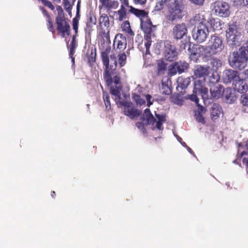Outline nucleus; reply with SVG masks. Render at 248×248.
Returning a JSON list of instances; mask_svg holds the SVG:
<instances>
[{
  "mask_svg": "<svg viewBox=\"0 0 248 248\" xmlns=\"http://www.w3.org/2000/svg\"><path fill=\"white\" fill-rule=\"evenodd\" d=\"M190 81L191 80L189 77L186 78L179 77L177 79L178 87L182 89H186L189 85Z\"/></svg>",
  "mask_w": 248,
  "mask_h": 248,
  "instance_id": "35",
  "label": "nucleus"
},
{
  "mask_svg": "<svg viewBox=\"0 0 248 248\" xmlns=\"http://www.w3.org/2000/svg\"><path fill=\"white\" fill-rule=\"evenodd\" d=\"M137 38L139 40V42H140V41L142 42L143 41L142 37L141 35H138L137 36Z\"/></svg>",
  "mask_w": 248,
  "mask_h": 248,
  "instance_id": "59",
  "label": "nucleus"
},
{
  "mask_svg": "<svg viewBox=\"0 0 248 248\" xmlns=\"http://www.w3.org/2000/svg\"><path fill=\"white\" fill-rule=\"evenodd\" d=\"M110 51V47L108 46L101 52V58L104 67L103 79L106 85L110 87L111 94L119 97L122 86L117 70V62L115 56L114 55H111L110 59L113 62L109 64L108 55Z\"/></svg>",
  "mask_w": 248,
  "mask_h": 248,
  "instance_id": "1",
  "label": "nucleus"
},
{
  "mask_svg": "<svg viewBox=\"0 0 248 248\" xmlns=\"http://www.w3.org/2000/svg\"><path fill=\"white\" fill-rule=\"evenodd\" d=\"M189 67V64L185 61H179L175 62L173 64L170 65L169 67V72L172 75L176 74L178 72L181 74Z\"/></svg>",
  "mask_w": 248,
  "mask_h": 248,
  "instance_id": "14",
  "label": "nucleus"
},
{
  "mask_svg": "<svg viewBox=\"0 0 248 248\" xmlns=\"http://www.w3.org/2000/svg\"><path fill=\"white\" fill-rule=\"evenodd\" d=\"M144 45L146 48V54H150V47L151 46L152 44V40H151V35H144Z\"/></svg>",
  "mask_w": 248,
  "mask_h": 248,
  "instance_id": "40",
  "label": "nucleus"
},
{
  "mask_svg": "<svg viewBox=\"0 0 248 248\" xmlns=\"http://www.w3.org/2000/svg\"><path fill=\"white\" fill-rule=\"evenodd\" d=\"M79 10H80V1H78L77 5V12L76 16L78 17L79 16Z\"/></svg>",
  "mask_w": 248,
  "mask_h": 248,
  "instance_id": "57",
  "label": "nucleus"
},
{
  "mask_svg": "<svg viewBox=\"0 0 248 248\" xmlns=\"http://www.w3.org/2000/svg\"><path fill=\"white\" fill-rule=\"evenodd\" d=\"M76 35H73L72 38V40L70 43L69 48V56H72V55H74L75 52V49L77 48L78 46V44L76 41Z\"/></svg>",
  "mask_w": 248,
  "mask_h": 248,
  "instance_id": "37",
  "label": "nucleus"
},
{
  "mask_svg": "<svg viewBox=\"0 0 248 248\" xmlns=\"http://www.w3.org/2000/svg\"><path fill=\"white\" fill-rule=\"evenodd\" d=\"M208 23L214 31L220 30L222 29V24L219 20H216L213 17L208 19Z\"/></svg>",
  "mask_w": 248,
  "mask_h": 248,
  "instance_id": "32",
  "label": "nucleus"
},
{
  "mask_svg": "<svg viewBox=\"0 0 248 248\" xmlns=\"http://www.w3.org/2000/svg\"><path fill=\"white\" fill-rule=\"evenodd\" d=\"M222 86L220 84L210 85V91L212 99H218L221 95Z\"/></svg>",
  "mask_w": 248,
  "mask_h": 248,
  "instance_id": "22",
  "label": "nucleus"
},
{
  "mask_svg": "<svg viewBox=\"0 0 248 248\" xmlns=\"http://www.w3.org/2000/svg\"><path fill=\"white\" fill-rule=\"evenodd\" d=\"M209 34L208 28L207 26L202 25L200 28H194L193 30L192 37L197 43L204 42Z\"/></svg>",
  "mask_w": 248,
  "mask_h": 248,
  "instance_id": "11",
  "label": "nucleus"
},
{
  "mask_svg": "<svg viewBox=\"0 0 248 248\" xmlns=\"http://www.w3.org/2000/svg\"><path fill=\"white\" fill-rule=\"evenodd\" d=\"M143 118L146 120V124H152L153 125L156 121V119L151 113L149 108H146L144 110Z\"/></svg>",
  "mask_w": 248,
  "mask_h": 248,
  "instance_id": "29",
  "label": "nucleus"
},
{
  "mask_svg": "<svg viewBox=\"0 0 248 248\" xmlns=\"http://www.w3.org/2000/svg\"><path fill=\"white\" fill-rule=\"evenodd\" d=\"M193 93L205 95L208 93V89L204 86V81L200 79H196L194 81Z\"/></svg>",
  "mask_w": 248,
  "mask_h": 248,
  "instance_id": "18",
  "label": "nucleus"
},
{
  "mask_svg": "<svg viewBox=\"0 0 248 248\" xmlns=\"http://www.w3.org/2000/svg\"><path fill=\"white\" fill-rule=\"evenodd\" d=\"M243 73V75H244V78H248V69L245 70Z\"/></svg>",
  "mask_w": 248,
  "mask_h": 248,
  "instance_id": "58",
  "label": "nucleus"
},
{
  "mask_svg": "<svg viewBox=\"0 0 248 248\" xmlns=\"http://www.w3.org/2000/svg\"><path fill=\"white\" fill-rule=\"evenodd\" d=\"M119 6V2L116 0H99V9H104L107 12L116 9Z\"/></svg>",
  "mask_w": 248,
  "mask_h": 248,
  "instance_id": "15",
  "label": "nucleus"
},
{
  "mask_svg": "<svg viewBox=\"0 0 248 248\" xmlns=\"http://www.w3.org/2000/svg\"><path fill=\"white\" fill-rule=\"evenodd\" d=\"M234 89L241 93H244L247 91L248 86L244 79L239 78L237 79H235L233 83Z\"/></svg>",
  "mask_w": 248,
  "mask_h": 248,
  "instance_id": "19",
  "label": "nucleus"
},
{
  "mask_svg": "<svg viewBox=\"0 0 248 248\" xmlns=\"http://www.w3.org/2000/svg\"><path fill=\"white\" fill-rule=\"evenodd\" d=\"M71 59H72V62H73V63H75V58L73 57V55H72V56H69Z\"/></svg>",
  "mask_w": 248,
  "mask_h": 248,
  "instance_id": "61",
  "label": "nucleus"
},
{
  "mask_svg": "<svg viewBox=\"0 0 248 248\" xmlns=\"http://www.w3.org/2000/svg\"><path fill=\"white\" fill-rule=\"evenodd\" d=\"M113 45L116 50H118L119 52L123 51L127 45L126 37L122 33H117L115 36Z\"/></svg>",
  "mask_w": 248,
  "mask_h": 248,
  "instance_id": "13",
  "label": "nucleus"
},
{
  "mask_svg": "<svg viewBox=\"0 0 248 248\" xmlns=\"http://www.w3.org/2000/svg\"><path fill=\"white\" fill-rule=\"evenodd\" d=\"M209 62L210 65L213 70H217L222 65L221 61L217 58H211Z\"/></svg>",
  "mask_w": 248,
  "mask_h": 248,
  "instance_id": "36",
  "label": "nucleus"
},
{
  "mask_svg": "<svg viewBox=\"0 0 248 248\" xmlns=\"http://www.w3.org/2000/svg\"><path fill=\"white\" fill-rule=\"evenodd\" d=\"M103 98L105 103L106 108L109 110L110 109V102L109 100V95L107 92L103 93Z\"/></svg>",
  "mask_w": 248,
  "mask_h": 248,
  "instance_id": "42",
  "label": "nucleus"
},
{
  "mask_svg": "<svg viewBox=\"0 0 248 248\" xmlns=\"http://www.w3.org/2000/svg\"><path fill=\"white\" fill-rule=\"evenodd\" d=\"M223 95L225 97L226 101L229 103L233 102L236 100L234 94L232 93V89H226L223 93Z\"/></svg>",
  "mask_w": 248,
  "mask_h": 248,
  "instance_id": "34",
  "label": "nucleus"
},
{
  "mask_svg": "<svg viewBox=\"0 0 248 248\" xmlns=\"http://www.w3.org/2000/svg\"><path fill=\"white\" fill-rule=\"evenodd\" d=\"M192 25L195 26L194 28H200L202 26H207L206 20L204 15L201 14H196L190 20Z\"/></svg>",
  "mask_w": 248,
  "mask_h": 248,
  "instance_id": "17",
  "label": "nucleus"
},
{
  "mask_svg": "<svg viewBox=\"0 0 248 248\" xmlns=\"http://www.w3.org/2000/svg\"><path fill=\"white\" fill-rule=\"evenodd\" d=\"M129 8V13L134 15L137 17L140 18V20L141 19H143L144 18L148 17V12L142 9H139L136 8L132 6H129L128 7Z\"/></svg>",
  "mask_w": 248,
  "mask_h": 248,
  "instance_id": "21",
  "label": "nucleus"
},
{
  "mask_svg": "<svg viewBox=\"0 0 248 248\" xmlns=\"http://www.w3.org/2000/svg\"><path fill=\"white\" fill-rule=\"evenodd\" d=\"M196 94L197 93H193V94L190 95L189 98L191 101L195 102L196 104H198V103L199 102V99L198 98Z\"/></svg>",
  "mask_w": 248,
  "mask_h": 248,
  "instance_id": "50",
  "label": "nucleus"
},
{
  "mask_svg": "<svg viewBox=\"0 0 248 248\" xmlns=\"http://www.w3.org/2000/svg\"><path fill=\"white\" fill-rule=\"evenodd\" d=\"M122 105L124 107V114L131 119L137 118L142 114V111L135 108L131 102H124Z\"/></svg>",
  "mask_w": 248,
  "mask_h": 248,
  "instance_id": "10",
  "label": "nucleus"
},
{
  "mask_svg": "<svg viewBox=\"0 0 248 248\" xmlns=\"http://www.w3.org/2000/svg\"><path fill=\"white\" fill-rule=\"evenodd\" d=\"M192 3L198 5H202L203 4L205 0H189Z\"/></svg>",
  "mask_w": 248,
  "mask_h": 248,
  "instance_id": "53",
  "label": "nucleus"
},
{
  "mask_svg": "<svg viewBox=\"0 0 248 248\" xmlns=\"http://www.w3.org/2000/svg\"><path fill=\"white\" fill-rule=\"evenodd\" d=\"M208 68L201 65L196 66L194 70V76L197 78L204 77L208 74Z\"/></svg>",
  "mask_w": 248,
  "mask_h": 248,
  "instance_id": "27",
  "label": "nucleus"
},
{
  "mask_svg": "<svg viewBox=\"0 0 248 248\" xmlns=\"http://www.w3.org/2000/svg\"><path fill=\"white\" fill-rule=\"evenodd\" d=\"M140 28L145 35H151L156 30V26L153 25L150 18L148 17L145 20L141 19Z\"/></svg>",
  "mask_w": 248,
  "mask_h": 248,
  "instance_id": "16",
  "label": "nucleus"
},
{
  "mask_svg": "<svg viewBox=\"0 0 248 248\" xmlns=\"http://www.w3.org/2000/svg\"><path fill=\"white\" fill-rule=\"evenodd\" d=\"M133 2L135 5L143 6L146 3L147 0H133Z\"/></svg>",
  "mask_w": 248,
  "mask_h": 248,
  "instance_id": "51",
  "label": "nucleus"
},
{
  "mask_svg": "<svg viewBox=\"0 0 248 248\" xmlns=\"http://www.w3.org/2000/svg\"><path fill=\"white\" fill-rule=\"evenodd\" d=\"M224 48L223 41L221 38L216 35H212L208 42V46L204 47L200 46V50H205L211 54H216L221 52Z\"/></svg>",
  "mask_w": 248,
  "mask_h": 248,
  "instance_id": "5",
  "label": "nucleus"
},
{
  "mask_svg": "<svg viewBox=\"0 0 248 248\" xmlns=\"http://www.w3.org/2000/svg\"><path fill=\"white\" fill-rule=\"evenodd\" d=\"M38 1L41 2L44 6L49 8L51 10H54L55 9L54 6L52 3L48 0H38Z\"/></svg>",
  "mask_w": 248,
  "mask_h": 248,
  "instance_id": "44",
  "label": "nucleus"
},
{
  "mask_svg": "<svg viewBox=\"0 0 248 248\" xmlns=\"http://www.w3.org/2000/svg\"><path fill=\"white\" fill-rule=\"evenodd\" d=\"M100 33L103 38L110 41V21L106 14H102L99 18Z\"/></svg>",
  "mask_w": 248,
  "mask_h": 248,
  "instance_id": "9",
  "label": "nucleus"
},
{
  "mask_svg": "<svg viewBox=\"0 0 248 248\" xmlns=\"http://www.w3.org/2000/svg\"><path fill=\"white\" fill-rule=\"evenodd\" d=\"M241 33L238 31L236 22L229 25L226 31V37L228 44L232 46L240 45Z\"/></svg>",
  "mask_w": 248,
  "mask_h": 248,
  "instance_id": "6",
  "label": "nucleus"
},
{
  "mask_svg": "<svg viewBox=\"0 0 248 248\" xmlns=\"http://www.w3.org/2000/svg\"><path fill=\"white\" fill-rule=\"evenodd\" d=\"M146 98L147 100V106H150L151 105H152L153 103L151 102L150 100L152 98V96L150 94H147L146 95Z\"/></svg>",
  "mask_w": 248,
  "mask_h": 248,
  "instance_id": "55",
  "label": "nucleus"
},
{
  "mask_svg": "<svg viewBox=\"0 0 248 248\" xmlns=\"http://www.w3.org/2000/svg\"><path fill=\"white\" fill-rule=\"evenodd\" d=\"M126 57L124 52L120 53L118 55V61L120 66L123 67L126 63Z\"/></svg>",
  "mask_w": 248,
  "mask_h": 248,
  "instance_id": "43",
  "label": "nucleus"
},
{
  "mask_svg": "<svg viewBox=\"0 0 248 248\" xmlns=\"http://www.w3.org/2000/svg\"><path fill=\"white\" fill-rule=\"evenodd\" d=\"M78 20L76 19V18H74L73 20V29L75 31L76 34L78 33Z\"/></svg>",
  "mask_w": 248,
  "mask_h": 248,
  "instance_id": "49",
  "label": "nucleus"
},
{
  "mask_svg": "<svg viewBox=\"0 0 248 248\" xmlns=\"http://www.w3.org/2000/svg\"><path fill=\"white\" fill-rule=\"evenodd\" d=\"M188 33L187 27L185 23L176 24L172 29V34L175 40H180Z\"/></svg>",
  "mask_w": 248,
  "mask_h": 248,
  "instance_id": "12",
  "label": "nucleus"
},
{
  "mask_svg": "<svg viewBox=\"0 0 248 248\" xmlns=\"http://www.w3.org/2000/svg\"><path fill=\"white\" fill-rule=\"evenodd\" d=\"M208 80L209 86L212 85L218 84V82L220 79V76L217 71H213L212 73H208Z\"/></svg>",
  "mask_w": 248,
  "mask_h": 248,
  "instance_id": "30",
  "label": "nucleus"
},
{
  "mask_svg": "<svg viewBox=\"0 0 248 248\" xmlns=\"http://www.w3.org/2000/svg\"><path fill=\"white\" fill-rule=\"evenodd\" d=\"M246 147H247V148L248 150V143L246 144Z\"/></svg>",
  "mask_w": 248,
  "mask_h": 248,
  "instance_id": "63",
  "label": "nucleus"
},
{
  "mask_svg": "<svg viewBox=\"0 0 248 248\" xmlns=\"http://www.w3.org/2000/svg\"><path fill=\"white\" fill-rule=\"evenodd\" d=\"M39 9L42 12L44 16L46 18V26L48 30L49 31L54 34L55 33V31L53 27L52 18L50 15L47 11L43 6H39Z\"/></svg>",
  "mask_w": 248,
  "mask_h": 248,
  "instance_id": "20",
  "label": "nucleus"
},
{
  "mask_svg": "<svg viewBox=\"0 0 248 248\" xmlns=\"http://www.w3.org/2000/svg\"><path fill=\"white\" fill-rule=\"evenodd\" d=\"M121 3V5L126 6L127 7H129V0H119Z\"/></svg>",
  "mask_w": 248,
  "mask_h": 248,
  "instance_id": "54",
  "label": "nucleus"
},
{
  "mask_svg": "<svg viewBox=\"0 0 248 248\" xmlns=\"http://www.w3.org/2000/svg\"><path fill=\"white\" fill-rule=\"evenodd\" d=\"M88 58V62L91 67L94 65V63L96 61V49L95 47H92L91 49L89 54H87Z\"/></svg>",
  "mask_w": 248,
  "mask_h": 248,
  "instance_id": "31",
  "label": "nucleus"
},
{
  "mask_svg": "<svg viewBox=\"0 0 248 248\" xmlns=\"http://www.w3.org/2000/svg\"><path fill=\"white\" fill-rule=\"evenodd\" d=\"M222 112V108L218 104L214 103L211 109V117L212 120L215 121L218 119Z\"/></svg>",
  "mask_w": 248,
  "mask_h": 248,
  "instance_id": "25",
  "label": "nucleus"
},
{
  "mask_svg": "<svg viewBox=\"0 0 248 248\" xmlns=\"http://www.w3.org/2000/svg\"><path fill=\"white\" fill-rule=\"evenodd\" d=\"M132 99L137 103V105L141 106L145 104V101L144 99L142 98L141 96L136 93L132 94Z\"/></svg>",
  "mask_w": 248,
  "mask_h": 248,
  "instance_id": "41",
  "label": "nucleus"
},
{
  "mask_svg": "<svg viewBox=\"0 0 248 248\" xmlns=\"http://www.w3.org/2000/svg\"><path fill=\"white\" fill-rule=\"evenodd\" d=\"M215 15L221 17H227L231 13L230 6L228 3L222 0H216L212 4Z\"/></svg>",
  "mask_w": 248,
  "mask_h": 248,
  "instance_id": "7",
  "label": "nucleus"
},
{
  "mask_svg": "<svg viewBox=\"0 0 248 248\" xmlns=\"http://www.w3.org/2000/svg\"><path fill=\"white\" fill-rule=\"evenodd\" d=\"M196 121L199 123H200L202 124H205L204 118L203 117L202 114H201V113H198L197 114H196Z\"/></svg>",
  "mask_w": 248,
  "mask_h": 248,
  "instance_id": "46",
  "label": "nucleus"
},
{
  "mask_svg": "<svg viewBox=\"0 0 248 248\" xmlns=\"http://www.w3.org/2000/svg\"><path fill=\"white\" fill-rule=\"evenodd\" d=\"M188 151L191 153V154H194L193 151L191 150V148L189 147H188Z\"/></svg>",
  "mask_w": 248,
  "mask_h": 248,
  "instance_id": "62",
  "label": "nucleus"
},
{
  "mask_svg": "<svg viewBox=\"0 0 248 248\" xmlns=\"http://www.w3.org/2000/svg\"><path fill=\"white\" fill-rule=\"evenodd\" d=\"M166 64L162 61H159L157 62V74L158 75H162L164 74L166 70Z\"/></svg>",
  "mask_w": 248,
  "mask_h": 248,
  "instance_id": "39",
  "label": "nucleus"
},
{
  "mask_svg": "<svg viewBox=\"0 0 248 248\" xmlns=\"http://www.w3.org/2000/svg\"><path fill=\"white\" fill-rule=\"evenodd\" d=\"M241 100L243 105L248 106V94H244L242 95Z\"/></svg>",
  "mask_w": 248,
  "mask_h": 248,
  "instance_id": "48",
  "label": "nucleus"
},
{
  "mask_svg": "<svg viewBox=\"0 0 248 248\" xmlns=\"http://www.w3.org/2000/svg\"><path fill=\"white\" fill-rule=\"evenodd\" d=\"M248 61V45L241 46L239 51L232 52L229 58V62L231 67L239 70L243 69Z\"/></svg>",
  "mask_w": 248,
  "mask_h": 248,
  "instance_id": "3",
  "label": "nucleus"
},
{
  "mask_svg": "<svg viewBox=\"0 0 248 248\" xmlns=\"http://www.w3.org/2000/svg\"><path fill=\"white\" fill-rule=\"evenodd\" d=\"M96 23V18L93 14H90L87 17L86 22V31L90 33L93 31V25Z\"/></svg>",
  "mask_w": 248,
  "mask_h": 248,
  "instance_id": "28",
  "label": "nucleus"
},
{
  "mask_svg": "<svg viewBox=\"0 0 248 248\" xmlns=\"http://www.w3.org/2000/svg\"><path fill=\"white\" fill-rule=\"evenodd\" d=\"M58 15L56 17V30L58 33L62 37L70 35V20L66 17L63 10L60 5L56 6Z\"/></svg>",
  "mask_w": 248,
  "mask_h": 248,
  "instance_id": "4",
  "label": "nucleus"
},
{
  "mask_svg": "<svg viewBox=\"0 0 248 248\" xmlns=\"http://www.w3.org/2000/svg\"><path fill=\"white\" fill-rule=\"evenodd\" d=\"M136 125L143 133H146V129L145 128L143 123L138 122L136 124Z\"/></svg>",
  "mask_w": 248,
  "mask_h": 248,
  "instance_id": "47",
  "label": "nucleus"
},
{
  "mask_svg": "<svg viewBox=\"0 0 248 248\" xmlns=\"http://www.w3.org/2000/svg\"><path fill=\"white\" fill-rule=\"evenodd\" d=\"M51 196L53 198H54L56 196V193L54 191H52L51 193Z\"/></svg>",
  "mask_w": 248,
  "mask_h": 248,
  "instance_id": "60",
  "label": "nucleus"
},
{
  "mask_svg": "<svg viewBox=\"0 0 248 248\" xmlns=\"http://www.w3.org/2000/svg\"><path fill=\"white\" fill-rule=\"evenodd\" d=\"M223 74L224 79L227 82H231L232 80H235L239 78L238 72L232 69L226 70Z\"/></svg>",
  "mask_w": 248,
  "mask_h": 248,
  "instance_id": "24",
  "label": "nucleus"
},
{
  "mask_svg": "<svg viewBox=\"0 0 248 248\" xmlns=\"http://www.w3.org/2000/svg\"><path fill=\"white\" fill-rule=\"evenodd\" d=\"M155 117L157 119V121H155V123H156V127L160 130H162L163 129V127L162 126L163 123L165 122L166 121V115H161L155 113Z\"/></svg>",
  "mask_w": 248,
  "mask_h": 248,
  "instance_id": "33",
  "label": "nucleus"
},
{
  "mask_svg": "<svg viewBox=\"0 0 248 248\" xmlns=\"http://www.w3.org/2000/svg\"><path fill=\"white\" fill-rule=\"evenodd\" d=\"M240 3L243 6L248 7V0H240Z\"/></svg>",
  "mask_w": 248,
  "mask_h": 248,
  "instance_id": "56",
  "label": "nucleus"
},
{
  "mask_svg": "<svg viewBox=\"0 0 248 248\" xmlns=\"http://www.w3.org/2000/svg\"><path fill=\"white\" fill-rule=\"evenodd\" d=\"M126 6L121 5L120 8L118 11L113 12L114 16H116L115 20L118 21H123L127 17V10Z\"/></svg>",
  "mask_w": 248,
  "mask_h": 248,
  "instance_id": "23",
  "label": "nucleus"
},
{
  "mask_svg": "<svg viewBox=\"0 0 248 248\" xmlns=\"http://www.w3.org/2000/svg\"><path fill=\"white\" fill-rule=\"evenodd\" d=\"M246 154V153L245 152H243L242 153V155H244V154Z\"/></svg>",
  "mask_w": 248,
  "mask_h": 248,
  "instance_id": "64",
  "label": "nucleus"
},
{
  "mask_svg": "<svg viewBox=\"0 0 248 248\" xmlns=\"http://www.w3.org/2000/svg\"><path fill=\"white\" fill-rule=\"evenodd\" d=\"M121 28L128 38H133L134 36L135 33L131 28L130 22L128 20L124 21L121 25Z\"/></svg>",
  "mask_w": 248,
  "mask_h": 248,
  "instance_id": "26",
  "label": "nucleus"
},
{
  "mask_svg": "<svg viewBox=\"0 0 248 248\" xmlns=\"http://www.w3.org/2000/svg\"><path fill=\"white\" fill-rule=\"evenodd\" d=\"M165 4L167 6L165 17L167 21L174 23L183 18L185 9L183 0H160L156 3L155 10H162Z\"/></svg>",
  "mask_w": 248,
  "mask_h": 248,
  "instance_id": "2",
  "label": "nucleus"
},
{
  "mask_svg": "<svg viewBox=\"0 0 248 248\" xmlns=\"http://www.w3.org/2000/svg\"><path fill=\"white\" fill-rule=\"evenodd\" d=\"M160 90L162 94L170 95L171 93L172 88L168 83L162 82Z\"/></svg>",
  "mask_w": 248,
  "mask_h": 248,
  "instance_id": "38",
  "label": "nucleus"
},
{
  "mask_svg": "<svg viewBox=\"0 0 248 248\" xmlns=\"http://www.w3.org/2000/svg\"><path fill=\"white\" fill-rule=\"evenodd\" d=\"M159 44L163 48L164 57L167 61L172 62L176 59L177 57L176 48L170 40L161 41Z\"/></svg>",
  "mask_w": 248,
  "mask_h": 248,
  "instance_id": "8",
  "label": "nucleus"
},
{
  "mask_svg": "<svg viewBox=\"0 0 248 248\" xmlns=\"http://www.w3.org/2000/svg\"><path fill=\"white\" fill-rule=\"evenodd\" d=\"M196 105L198 106V113H201V114H202L203 112H205L206 109H205V108H204L202 106H201L199 103H198V104Z\"/></svg>",
  "mask_w": 248,
  "mask_h": 248,
  "instance_id": "52",
  "label": "nucleus"
},
{
  "mask_svg": "<svg viewBox=\"0 0 248 248\" xmlns=\"http://www.w3.org/2000/svg\"><path fill=\"white\" fill-rule=\"evenodd\" d=\"M63 7L65 11L68 13L69 15H71L72 12V6L70 4L69 1H65L63 2Z\"/></svg>",
  "mask_w": 248,
  "mask_h": 248,
  "instance_id": "45",
  "label": "nucleus"
}]
</instances>
